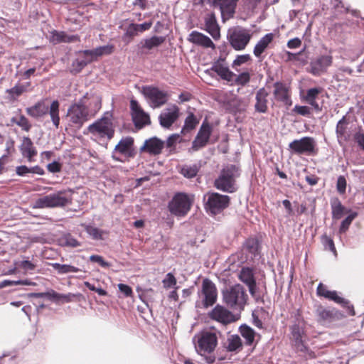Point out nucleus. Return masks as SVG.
Listing matches in <instances>:
<instances>
[{"mask_svg": "<svg viewBox=\"0 0 364 364\" xmlns=\"http://www.w3.org/2000/svg\"><path fill=\"white\" fill-rule=\"evenodd\" d=\"M112 119V112L107 111L100 119L87 127V132L100 139L106 138L107 141H109L114 137L115 133V126Z\"/></svg>", "mask_w": 364, "mask_h": 364, "instance_id": "nucleus-1", "label": "nucleus"}, {"mask_svg": "<svg viewBox=\"0 0 364 364\" xmlns=\"http://www.w3.org/2000/svg\"><path fill=\"white\" fill-rule=\"evenodd\" d=\"M71 189L60 190L38 198L33 206V208H64L71 203Z\"/></svg>", "mask_w": 364, "mask_h": 364, "instance_id": "nucleus-2", "label": "nucleus"}, {"mask_svg": "<svg viewBox=\"0 0 364 364\" xmlns=\"http://www.w3.org/2000/svg\"><path fill=\"white\" fill-rule=\"evenodd\" d=\"M240 176V168L235 164H228L220 171L214 181V186L219 191L229 193H234L235 178Z\"/></svg>", "mask_w": 364, "mask_h": 364, "instance_id": "nucleus-3", "label": "nucleus"}, {"mask_svg": "<svg viewBox=\"0 0 364 364\" xmlns=\"http://www.w3.org/2000/svg\"><path fill=\"white\" fill-rule=\"evenodd\" d=\"M59 108L58 100H53L50 107L47 106L44 102L39 101L34 105L27 107L26 113L33 118H40L49 113L53 125L58 128L60 124Z\"/></svg>", "mask_w": 364, "mask_h": 364, "instance_id": "nucleus-4", "label": "nucleus"}, {"mask_svg": "<svg viewBox=\"0 0 364 364\" xmlns=\"http://www.w3.org/2000/svg\"><path fill=\"white\" fill-rule=\"evenodd\" d=\"M247 297L244 287L239 284L223 291V301L232 309L242 310L247 304Z\"/></svg>", "mask_w": 364, "mask_h": 364, "instance_id": "nucleus-5", "label": "nucleus"}, {"mask_svg": "<svg viewBox=\"0 0 364 364\" xmlns=\"http://www.w3.org/2000/svg\"><path fill=\"white\" fill-rule=\"evenodd\" d=\"M204 208L210 215H217L230 205V198L216 192L208 191L203 195Z\"/></svg>", "mask_w": 364, "mask_h": 364, "instance_id": "nucleus-6", "label": "nucleus"}, {"mask_svg": "<svg viewBox=\"0 0 364 364\" xmlns=\"http://www.w3.org/2000/svg\"><path fill=\"white\" fill-rule=\"evenodd\" d=\"M251 38V31L244 27L236 26L228 31L227 39L235 50H245Z\"/></svg>", "mask_w": 364, "mask_h": 364, "instance_id": "nucleus-7", "label": "nucleus"}, {"mask_svg": "<svg viewBox=\"0 0 364 364\" xmlns=\"http://www.w3.org/2000/svg\"><path fill=\"white\" fill-rule=\"evenodd\" d=\"M191 205L192 200L188 194L178 193L169 202L168 210L174 215L183 217L189 212Z\"/></svg>", "mask_w": 364, "mask_h": 364, "instance_id": "nucleus-8", "label": "nucleus"}, {"mask_svg": "<svg viewBox=\"0 0 364 364\" xmlns=\"http://www.w3.org/2000/svg\"><path fill=\"white\" fill-rule=\"evenodd\" d=\"M141 93L147 100L150 107L154 109L161 107L168 100V93L156 87L143 86Z\"/></svg>", "mask_w": 364, "mask_h": 364, "instance_id": "nucleus-9", "label": "nucleus"}, {"mask_svg": "<svg viewBox=\"0 0 364 364\" xmlns=\"http://www.w3.org/2000/svg\"><path fill=\"white\" fill-rule=\"evenodd\" d=\"M212 132L213 127L207 119H205L192 141L191 146L188 149V152L191 154L204 148L209 143Z\"/></svg>", "mask_w": 364, "mask_h": 364, "instance_id": "nucleus-10", "label": "nucleus"}, {"mask_svg": "<svg viewBox=\"0 0 364 364\" xmlns=\"http://www.w3.org/2000/svg\"><path fill=\"white\" fill-rule=\"evenodd\" d=\"M316 142L313 137L304 136L295 139L289 144V148L293 154L297 155L306 154L314 156L316 154Z\"/></svg>", "mask_w": 364, "mask_h": 364, "instance_id": "nucleus-11", "label": "nucleus"}, {"mask_svg": "<svg viewBox=\"0 0 364 364\" xmlns=\"http://www.w3.org/2000/svg\"><path fill=\"white\" fill-rule=\"evenodd\" d=\"M67 116L70 118V122L78 129H80L90 118L87 110L79 100L69 107Z\"/></svg>", "mask_w": 364, "mask_h": 364, "instance_id": "nucleus-12", "label": "nucleus"}, {"mask_svg": "<svg viewBox=\"0 0 364 364\" xmlns=\"http://www.w3.org/2000/svg\"><path fill=\"white\" fill-rule=\"evenodd\" d=\"M218 344V337L213 331H204L198 338L195 346L196 352L200 355L205 353H210L214 351Z\"/></svg>", "mask_w": 364, "mask_h": 364, "instance_id": "nucleus-13", "label": "nucleus"}, {"mask_svg": "<svg viewBox=\"0 0 364 364\" xmlns=\"http://www.w3.org/2000/svg\"><path fill=\"white\" fill-rule=\"evenodd\" d=\"M130 110L132 122L137 129H141L151 124L149 114L141 108L136 100H130Z\"/></svg>", "mask_w": 364, "mask_h": 364, "instance_id": "nucleus-14", "label": "nucleus"}, {"mask_svg": "<svg viewBox=\"0 0 364 364\" xmlns=\"http://www.w3.org/2000/svg\"><path fill=\"white\" fill-rule=\"evenodd\" d=\"M239 0H213V6L220 11L223 22L232 18L235 14Z\"/></svg>", "mask_w": 364, "mask_h": 364, "instance_id": "nucleus-15", "label": "nucleus"}, {"mask_svg": "<svg viewBox=\"0 0 364 364\" xmlns=\"http://www.w3.org/2000/svg\"><path fill=\"white\" fill-rule=\"evenodd\" d=\"M202 294L203 299L202 304L204 308L212 306L217 301V289L215 284L209 279L205 278L202 283Z\"/></svg>", "mask_w": 364, "mask_h": 364, "instance_id": "nucleus-16", "label": "nucleus"}, {"mask_svg": "<svg viewBox=\"0 0 364 364\" xmlns=\"http://www.w3.org/2000/svg\"><path fill=\"white\" fill-rule=\"evenodd\" d=\"M165 147V141L157 136H152L144 141L139 148L140 153H146L151 156H158L161 154Z\"/></svg>", "mask_w": 364, "mask_h": 364, "instance_id": "nucleus-17", "label": "nucleus"}, {"mask_svg": "<svg viewBox=\"0 0 364 364\" xmlns=\"http://www.w3.org/2000/svg\"><path fill=\"white\" fill-rule=\"evenodd\" d=\"M79 101L82 102L84 108L87 110L88 114L95 116L102 107V98L99 95L85 93Z\"/></svg>", "mask_w": 364, "mask_h": 364, "instance_id": "nucleus-18", "label": "nucleus"}, {"mask_svg": "<svg viewBox=\"0 0 364 364\" xmlns=\"http://www.w3.org/2000/svg\"><path fill=\"white\" fill-rule=\"evenodd\" d=\"M209 317L223 324L230 323L234 321L232 314L221 305H216L209 313Z\"/></svg>", "mask_w": 364, "mask_h": 364, "instance_id": "nucleus-19", "label": "nucleus"}, {"mask_svg": "<svg viewBox=\"0 0 364 364\" xmlns=\"http://www.w3.org/2000/svg\"><path fill=\"white\" fill-rule=\"evenodd\" d=\"M333 58L330 55H323L318 57L310 63L311 73L314 75H319L326 70L332 64Z\"/></svg>", "mask_w": 364, "mask_h": 364, "instance_id": "nucleus-20", "label": "nucleus"}, {"mask_svg": "<svg viewBox=\"0 0 364 364\" xmlns=\"http://www.w3.org/2000/svg\"><path fill=\"white\" fill-rule=\"evenodd\" d=\"M134 138L132 136L122 137L119 143L115 146L114 151L129 157L134 156Z\"/></svg>", "mask_w": 364, "mask_h": 364, "instance_id": "nucleus-21", "label": "nucleus"}, {"mask_svg": "<svg viewBox=\"0 0 364 364\" xmlns=\"http://www.w3.org/2000/svg\"><path fill=\"white\" fill-rule=\"evenodd\" d=\"M188 41L205 48H211L214 49L215 48V43L208 36L197 31H193L189 34Z\"/></svg>", "mask_w": 364, "mask_h": 364, "instance_id": "nucleus-22", "label": "nucleus"}, {"mask_svg": "<svg viewBox=\"0 0 364 364\" xmlns=\"http://www.w3.org/2000/svg\"><path fill=\"white\" fill-rule=\"evenodd\" d=\"M188 41L205 48H211L214 49L215 48V43L208 36L197 31H193L189 34Z\"/></svg>", "mask_w": 364, "mask_h": 364, "instance_id": "nucleus-23", "label": "nucleus"}, {"mask_svg": "<svg viewBox=\"0 0 364 364\" xmlns=\"http://www.w3.org/2000/svg\"><path fill=\"white\" fill-rule=\"evenodd\" d=\"M166 36H152L150 38L142 39L138 44L139 50L144 53V50H150L158 48L166 41Z\"/></svg>", "mask_w": 364, "mask_h": 364, "instance_id": "nucleus-24", "label": "nucleus"}, {"mask_svg": "<svg viewBox=\"0 0 364 364\" xmlns=\"http://www.w3.org/2000/svg\"><path fill=\"white\" fill-rule=\"evenodd\" d=\"M178 107L174 106L172 109H168L167 112H161L159 116L160 125L166 129L170 128L178 118Z\"/></svg>", "mask_w": 364, "mask_h": 364, "instance_id": "nucleus-25", "label": "nucleus"}, {"mask_svg": "<svg viewBox=\"0 0 364 364\" xmlns=\"http://www.w3.org/2000/svg\"><path fill=\"white\" fill-rule=\"evenodd\" d=\"M268 92L264 87L259 88L255 95L256 103L255 105V110L258 113H267L268 110Z\"/></svg>", "mask_w": 364, "mask_h": 364, "instance_id": "nucleus-26", "label": "nucleus"}, {"mask_svg": "<svg viewBox=\"0 0 364 364\" xmlns=\"http://www.w3.org/2000/svg\"><path fill=\"white\" fill-rule=\"evenodd\" d=\"M274 96L277 101L284 102L285 105H291V100L289 95V90L286 85L280 81L274 83Z\"/></svg>", "mask_w": 364, "mask_h": 364, "instance_id": "nucleus-27", "label": "nucleus"}, {"mask_svg": "<svg viewBox=\"0 0 364 364\" xmlns=\"http://www.w3.org/2000/svg\"><path fill=\"white\" fill-rule=\"evenodd\" d=\"M21 154L26 157L28 162L33 161V158L37 155V150L33 146V143L28 136H23L22 144L19 146Z\"/></svg>", "mask_w": 364, "mask_h": 364, "instance_id": "nucleus-28", "label": "nucleus"}, {"mask_svg": "<svg viewBox=\"0 0 364 364\" xmlns=\"http://www.w3.org/2000/svg\"><path fill=\"white\" fill-rule=\"evenodd\" d=\"M205 31L208 32L214 40L220 38V29L214 14H210L205 19Z\"/></svg>", "mask_w": 364, "mask_h": 364, "instance_id": "nucleus-29", "label": "nucleus"}, {"mask_svg": "<svg viewBox=\"0 0 364 364\" xmlns=\"http://www.w3.org/2000/svg\"><path fill=\"white\" fill-rule=\"evenodd\" d=\"M273 40L274 34L272 33H268L261 38L253 49L255 56L259 58Z\"/></svg>", "mask_w": 364, "mask_h": 364, "instance_id": "nucleus-30", "label": "nucleus"}, {"mask_svg": "<svg viewBox=\"0 0 364 364\" xmlns=\"http://www.w3.org/2000/svg\"><path fill=\"white\" fill-rule=\"evenodd\" d=\"M31 86V82L17 83L15 86L10 89H7L6 92L11 99L15 100L24 92H27L28 88Z\"/></svg>", "mask_w": 364, "mask_h": 364, "instance_id": "nucleus-31", "label": "nucleus"}, {"mask_svg": "<svg viewBox=\"0 0 364 364\" xmlns=\"http://www.w3.org/2000/svg\"><path fill=\"white\" fill-rule=\"evenodd\" d=\"M239 331L241 336L245 340L246 346H252L254 343L256 332L255 330L247 324H242L239 327Z\"/></svg>", "mask_w": 364, "mask_h": 364, "instance_id": "nucleus-32", "label": "nucleus"}, {"mask_svg": "<svg viewBox=\"0 0 364 364\" xmlns=\"http://www.w3.org/2000/svg\"><path fill=\"white\" fill-rule=\"evenodd\" d=\"M53 38L58 43H75L80 41L78 35H69L64 31H53L52 32Z\"/></svg>", "mask_w": 364, "mask_h": 364, "instance_id": "nucleus-33", "label": "nucleus"}, {"mask_svg": "<svg viewBox=\"0 0 364 364\" xmlns=\"http://www.w3.org/2000/svg\"><path fill=\"white\" fill-rule=\"evenodd\" d=\"M210 70L216 73L223 80L231 81L235 74L228 66L212 65Z\"/></svg>", "mask_w": 364, "mask_h": 364, "instance_id": "nucleus-34", "label": "nucleus"}, {"mask_svg": "<svg viewBox=\"0 0 364 364\" xmlns=\"http://www.w3.org/2000/svg\"><path fill=\"white\" fill-rule=\"evenodd\" d=\"M114 50V46L112 45H105L102 46H98L94 49H87L85 51V54H89L92 57H95L97 59L98 57L102 56L104 55H109Z\"/></svg>", "mask_w": 364, "mask_h": 364, "instance_id": "nucleus-35", "label": "nucleus"}, {"mask_svg": "<svg viewBox=\"0 0 364 364\" xmlns=\"http://www.w3.org/2000/svg\"><path fill=\"white\" fill-rule=\"evenodd\" d=\"M199 124V119L193 113L190 112L184 121V124L181 129V133L186 134L188 132L193 130Z\"/></svg>", "mask_w": 364, "mask_h": 364, "instance_id": "nucleus-36", "label": "nucleus"}, {"mask_svg": "<svg viewBox=\"0 0 364 364\" xmlns=\"http://www.w3.org/2000/svg\"><path fill=\"white\" fill-rule=\"evenodd\" d=\"M243 248L255 257L259 255V242L257 238L250 237L245 240Z\"/></svg>", "mask_w": 364, "mask_h": 364, "instance_id": "nucleus-37", "label": "nucleus"}, {"mask_svg": "<svg viewBox=\"0 0 364 364\" xmlns=\"http://www.w3.org/2000/svg\"><path fill=\"white\" fill-rule=\"evenodd\" d=\"M239 279L247 286L256 282L253 269L247 267L241 269L239 273Z\"/></svg>", "mask_w": 364, "mask_h": 364, "instance_id": "nucleus-38", "label": "nucleus"}, {"mask_svg": "<svg viewBox=\"0 0 364 364\" xmlns=\"http://www.w3.org/2000/svg\"><path fill=\"white\" fill-rule=\"evenodd\" d=\"M59 274H65L68 273H77L81 272V269L70 264L51 263L50 264Z\"/></svg>", "mask_w": 364, "mask_h": 364, "instance_id": "nucleus-39", "label": "nucleus"}, {"mask_svg": "<svg viewBox=\"0 0 364 364\" xmlns=\"http://www.w3.org/2000/svg\"><path fill=\"white\" fill-rule=\"evenodd\" d=\"M200 168L198 164L191 165H184L181 167L180 173L186 178H193L196 177Z\"/></svg>", "mask_w": 364, "mask_h": 364, "instance_id": "nucleus-40", "label": "nucleus"}, {"mask_svg": "<svg viewBox=\"0 0 364 364\" xmlns=\"http://www.w3.org/2000/svg\"><path fill=\"white\" fill-rule=\"evenodd\" d=\"M228 343L226 349L228 352L237 351L242 346V340L237 334L230 336L228 338Z\"/></svg>", "mask_w": 364, "mask_h": 364, "instance_id": "nucleus-41", "label": "nucleus"}, {"mask_svg": "<svg viewBox=\"0 0 364 364\" xmlns=\"http://www.w3.org/2000/svg\"><path fill=\"white\" fill-rule=\"evenodd\" d=\"M85 230L86 232L92 237V239L95 240H103V234L105 233V231L101 230L98 228L95 227L92 225H87L85 226Z\"/></svg>", "mask_w": 364, "mask_h": 364, "instance_id": "nucleus-42", "label": "nucleus"}, {"mask_svg": "<svg viewBox=\"0 0 364 364\" xmlns=\"http://www.w3.org/2000/svg\"><path fill=\"white\" fill-rule=\"evenodd\" d=\"M331 301H333L335 303L341 305L343 307L347 308L348 309L349 313H350V314L351 316H354L355 315V311H354V309H353V306L349 304V301L348 300H347V299L340 296L338 294V292L336 291H335V295L333 296V297L331 298Z\"/></svg>", "mask_w": 364, "mask_h": 364, "instance_id": "nucleus-43", "label": "nucleus"}, {"mask_svg": "<svg viewBox=\"0 0 364 364\" xmlns=\"http://www.w3.org/2000/svg\"><path fill=\"white\" fill-rule=\"evenodd\" d=\"M11 122L26 132H28L31 128V124L24 115H20L18 118L14 117L11 119Z\"/></svg>", "mask_w": 364, "mask_h": 364, "instance_id": "nucleus-44", "label": "nucleus"}, {"mask_svg": "<svg viewBox=\"0 0 364 364\" xmlns=\"http://www.w3.org/2000/svg\"><path fill=\"white\" fill-rule=\"evenodd\" d=\"M316 313L321 321H328L335 315L333 309H327L321 306L317 308Z\"/></svg>", "mask_w": 364, "mask_h": 364, "instance_id": "nucleus-45", "label": "nucleus"}, {"mask_svg": "<svg viewBox=\"0 0 364 364\" xmlns=\"http://www.w3.org/2000/svg\"><path fill=\"white\" fill-rule=\"evenodd\" d=\"M332 216L333 218L339 219L343 214L345 208L341 202L336 199V201L331 203Z\"/></svg>", "mask_w": 364, "mask_h": 364, "instance_id": "nucleus-46", "label": "nucleus"}, {"mask_svg": "<svg viewBox=\"0 0 364 364\" xmlns=\"http://www.w3.org/2000/svg\"><path fill=\"white\" fill-rule=\"evenodd\" d=\"M358 216L357 212H352L350 214H349L341 223L340 228H339V232L340 233H344L346 232L350 224L352 223L353 220Z\"/></svg>", "mask_w": 364, "mask_h": 364, "instance_id": "nucleus-47", "label": "nucleus"}, {"mask_svg": "<svg viewBox=\"0 0 364 364\" xmlns=\"http://www.w3.org/2000/svg\"><path fill=\"white\" fill-rule=\"evenodd\" d=\"M180 134H173L170 135L165 141V147L169 149L171 152L173 149H176V146L178 143L181 142Z\"/></svg>", "mask_w": 364, "mask_h": 364, "instance_id": "nucleus-48", "label": "nucleus"}, {"mask_svg": "<svg viewBox=\"0 0 364 364\" xmlns=\"http://www.w3.org/2000/svg\"><path fill=\"white\" fill-rule=\"evenodd\" d=\"M138 29L136 26V23H131L127 26L125 33L123 36V39L126 41V38H129V40L127 41V43H129L132 39L134 37L139 35Z\"/></svg>", "mask_w": 364, "mask_h": 364, "instance_id": "nucleus-49", "label": "nucleus"}, {"mask_svg": "<svg viewBox=\"0 0 364 364\" xmlns=\"http://www.w3.org/2000/svg\"><path fill=\"white\" fill-rule=\"evenodd\" d=\"M322 244L326 250L331 251L336 257L337 256V251L335 247L333 239L327 236L326 234L321 237Z\"/></svg>", "mask_w": 364, "mask_h": 364, "instance_id": "nucleus-50", "label": "nucleus"}, {"mask_svg": "<svg viewBox=\"0 0 364 364\" xmlns=\"http://www.w3.org/2000/svg\"><path fill=\"white\" fill-rule=\"evenodd\" d=\"M62 241L63 245L65 247H77L81 245V243L70 234H66Z\"/></svg>", "mask_w": 364, "mask_h": 364, "instance_id": "nucleus-51", "label": "nucleus"}, {"mask_svg": "<svg viewBox=\"0 0 364 364\" xmlns=\"http://www.w3.org/2000/svg\"><path fill=\"white\" fill-rule=\"evenodd\" d=\"M322 89L320 87H312L306 91V95L304 99L309 102L310 101L316 100L318 95L321 92Z\"/></svg>", "mask_w": 364, "mask_h": 364, "instance_id": "nucleus-52", "label": "nucleus"}, {"mask_svg": "<svg viewBox=\"0 0 364 364\" xmlns=\"http://www.w3.org/2000/svg\"><path fill=\"white\" fill-rule=\"evenodd\" d=\"M176 279L172 272L167 273L162 281L164 287L166 289H170L174 287L176 284Z\"/></svg>", "mask_w": 364, "mask_h": 364, "instance_id": "nucleus-53", "label": "nucleus"}, {"mask_svg": "<svg viewBox=\"0 0 364 364\" xmlns=\"http://www.w3.org/2000/svg\"><path fill=\"white\" fill-rule=\"evenodd\" d=\"M73 69L70 70V73L73 74L80 73L82 69L86 67V62H82L81 59L77 58L73 61L72 63Z\"/></svg>", "mask_w": 364, "mask_h": 364, "instance_id": "nucleus-54", "label": "nucleus"}, {"mask_svg": "<svg viewBox=\"0 0 364 364\" xmlns=\"http://www.w3.org/2000/svg\"><path fill=\"white\" fill-rule=\"evenodd\" d=\"M251 60V56L250 54H243L237 55L236 58L233 60L232 67L233 68L240 66L241 65L246 63L249 60Z\"/></svg>", "mask_w": 364, "mask_h": 364, "instance_id": "nucleus-55", "label": "nucleus"}, {"mask_svg": "<svg viewBox=\"0 0 364 364\" xmlns=\"http://www.w3.org/2000/svg\"><path fill=\"white\" fill-rule=\"evenodd\" d=\"M346 118L343 116L337 123L336 128V133L338 137L344 135L346 129Z\"/></svg>", "mask_w": 364, "mask_h": 364, "instance_id": "nucleus-56", "label": "nucleus"}, {"mask_svg": "<svg viewBox=\"0 0 364 364\" xmlns=\"http://www.w3.org/2000/svg\"><path fill=\"white\" fill-rule=\"evenodd\" d=\"M291 334L294 342H298L300 340H302L304 331L299 325L294 324L291 326Z\"/></svg>", "mask_w": 364, "mask_h": 364, "instance_id": "nucleus-57", "label": "nucleus"}, {"mask_svg": "<svg viewBox=\"0 0 364 364\" xmlns=\"http://www.w3.org/2000/svg\"><path fill=\"white\" fill-rule=\"evenodd\" d=\"M90 260L92 262L97 263L100 267L103 268H108L110 267V264L105 261L101 255H92L90 257Z\"/></svg>", "mask_w": 364, "mask_h": 364, "instance_id": "nucleus-58", "label": "nucleus"}, {"mask_svg": "<svg viewBox=\"0 0 364 364\" xmlns=\"http://www.w3.org/2000/svg\"><path fill=\"white\" fill-rule=\"evenodd\" d=\"M250 80V73L248 72H242L236 77L235 82V84L243 86L249 82Z\"/></svg>", "mask_w": 364, "mask_h": 364, "instance_id": "nucleus-59", "label": "nucleus"}, {"mask_svg": "<svg viewBox=\"0 0 364 364\" xmlns=\"http://www.w3.org/2000/svg\"><path fill=\"white\" fill-rule=\"evenodd\" d=\"M293 110L294 112L304 117H307L311 114L310 108L304 105H296L294 106Z\"/></svg>", "mask_w": 364, "mask_h": 364, "instance_id": "nucleus-60", "label": "nucleus"}, {"mask_svg": "<svg viewBox=\"0 0 364 364\" xmlns=\"http://www.w3.org/2000/svg\"><path fill=\"white\" fill-rule=\"evenodd\" d=\"M47 169L53 173H59L61 171L62 164L58 161H53L47 165Z\"/></svg>", "mask_w": 364, "mask_h": 364, "instance_id": "nucleus-61", "label": "nucleus"}, {"mask_svg": "<svg viewBox=\"0 0 364 364\" xmlns=\"http://www.w3.org/2000/svg\"><path fill=\"white\" fill-rule=\"evenodd\" d=\"M337 191L340 193H344L346 189V180L344 176H340L338 177L336 183Z\"/></svg>", "mask_w": 364, "mask_h": 364, "instance_id": "nucleus-62", "label": "nucleus"}, {"mask_svg": "<svg viewBox=\"0 0 364 364\" xmlns=\"http://www.w3.org/2000/svg\"><path fill=\"white\" fill-rule=\"evenodd\" d=\"M45 298L52 301H58L59 293L50 289L45 292Z\"/></svg>", "mask_w": 364, "mask_h": 364, "instance_id": "nucleus-63", "label": "nucleus"}, {"mask_svg": "<svg viewBox=\"0 0 364 364\" xmlns=\"http://www.w3.org/2000/svg\"><path fill=\"white\" fill-rule=\"evenodd\" d=\"M118 288L119 290L123 293L125 296H130L133 294L132 289L127 284L120 283L118 284Z\"/></svg>", "mask_w": 364, "mask_h": 364, "instance_id": "nucleus-64", "label": "nucleus"}]
</instances>
